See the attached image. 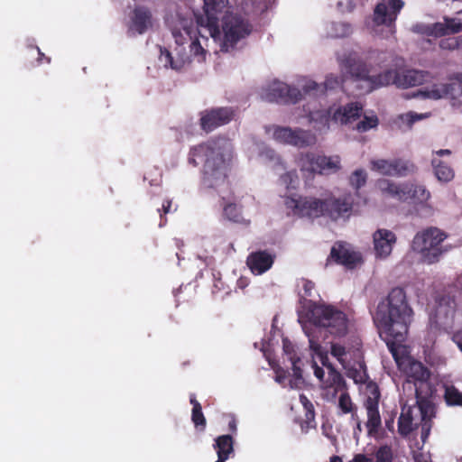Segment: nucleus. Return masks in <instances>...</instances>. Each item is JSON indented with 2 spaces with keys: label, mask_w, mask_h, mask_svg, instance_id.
I'll return each mask as SVG.
<instances>
[{
  "label": "nucleus",
  "mask_w": 462,
  "mask_h": 462,
  "mask_svg": "<svg viewBox=\"0 0 462 462\" xmlns=\"http://www.w3.org/2000/svg\"><path fill=\"white\" fill-rule=\"evenodd\" d=\"M385 425L389 430L393 431V419L392 418L390 420H386Z\"/></svg>",
  "instance_id": "nucleus-61"
},
{
  "label": "nucleus",
  "mask_w": 462,
  "mask_h": 462,
  "mask_svg": "<svg viewBox=\"0 0 462 462\" xmlns=\"http://www.w3.org/2000/svg\"><path fill=\"white\" fill-rule=\"evenodd\" d=\"M404 6L402 0H383L374 10V22L377 25H385L391 35L395 33V21Z\"/></svg>",
  "instance_id": "nucleus-14"
},
{
  "label": "nucleus",
  "mask_w": 462,
  "mask_h": 462,
  "mask_svg": "<svg viewBox=\"0 0 462 462\" xmlns=\"http://www.w3.org/2000/svg\"><path fill=\"white\" fill-rule=\"evenodd\" d=\"M378 185L384 196L400 202L425 205L431 197L430 190L424 185L413 182L395 183L389 180H382Z\"/></svg>",
  "instance_id": "nucleus-8"
},
{
  "label": "nucleus",
  "mask_w": 462,
  "mask_h": 462,
  "mask_svg": "<svg viewBox=\"0 0 462 462\" xmlns=\"http://www.w3.org/2000/svg\"><path fill=\"white\" fill-rule=\"evenodd\" d=\"M160 60L165 67H171L172 69L180 70L186 64L190 63V57L188 54L181 55L178 51V57L174 58L166 48L160 47Z\"/></svg>",
  "instance_id": "nucleus-30"
},
{
  "label": "nucleus",
  "mask_w": 462,
  "mask_h": 462,
  "mask_svg": "<svg viewBox=\"0 0 462 462\" xmlns=\"http://www.w3.org/2000/svg\"><path fill=\"white\" fill-rule=\"evenodd\" d=\"M235 440L229 434L221 435L215 439L213 448L217 452V459L227 460L235 455Z\"/></svg>",
  "instance_id": "nucleus-29"
},
{
  "label": "nucleus",
  "mask_w": 462,
  "mask_h": 462,
  "mask_svg": "<svg viewBox=\"0 0 462 462\" xmlns=\"http://www.w3.org/2000/svg\"><path fill=\"white\" fill-rule=\"evenodd\" d=\"M152 25V11L146 6H135L131 13L128 32L143 34Z\"/></svg>",
  "instance_id": "nucleus-21"
},
{
  "label": "nucleus",
  "mask_w": 462,
  "mask_h": 462,
  "mask_svg": "<svg viewBox=\"0 0 462 462\" xmlns=\"http://www.w3.org/2000/svg\"><path fill=\"white\" fill-rule=\"evenodd\" d=\"M417 32L427 35L433 36L436 38L443 37L448 35V31H446L445 23L438 22L428 25H422Z\"/></svg>",
  "instance_id": "nucleus-34"
},
{
  "label": "nucleus",
  "mask_w": 462,
  "mask_h": 462,
  "mask_svg": "<svg viewBox=\"0 0 462 462\" xmlns=\"http://www.w3.org/2000/svg\"><path fill=\"white\" fill-rule=\"evenodd\" d=\"M227 5L228 0H204L205 18L201 17L199 23L208 27L213 37L219 33L218 14L224 11Z\"/></svg>",
  "instance_id": "nucleus-19"
},
{
  "label": "nucleus",
  "mask_w": 462,
  "mask_h": 462,
  "mask_svg": "<svg viewBox=\"0 0 462 462\" xmlns=\"http://www.w3.org/2000/svg\"><path fill=\"white\" fill-rule=\"evenodd\" d=\"M283 350L285 354L288 356L289 359L291 356H296L293 346L287 340H283Z\"/></svg>",
  "instance_id": "nucleus-55"
},
{
  "label": "nucleus",
  "mask_w": 462,
  "mask_h": 462,
  "mask_svg": "<svg viewBox=\"0 0 462 462\" xmlns=\"http://www.w3.org/2000/svg\"><path fill=\"white\" fill-rule=\"evenodd\" d=\"M457 85L455 83L434 84L424 90H419L418 95L424 98L438 100L440 98L453 97Z\"/></svg>",
  "instance_id": "nucleus-28"
},
{
  "label": "nucleus",
  "mask_w": 462,
  "mask_h": 462,
  "mask_svg": "<svg viewBox=\"0 0 462 462\" xmlns=\"http://www.w3.org/2000/svg\"><path fill=\"white\" fill-rule=\"evenodd\" d=\"M313 369H314V374L315 376L319 380L321 383L322 388L325 390V383L327 381V378L325 379V372L322 367H319L317 363L313 362Z\"/></svg>",
  "instance_id": "nucleus-51"
},
{
  "label": "nucleus",
  "mask_w": 462,
  "mask_h": 462,
  "mask_svg": "<svg viewBox=\"0 0 462 462\" xmlns=\"http://www.w3.org/2000/svg\"><path fill=\"white\" fill-rule=\"evenodd\" d=\"M351 414V418L353 420L355 421H358L359 420V418H358V415H357V408L355 407V410H353V411L349 412Z\"/></svg>",
  "instance_id": "nucleus-62"
},
{
  "label": "nucleus",
  "mask_w": 462,
  "mask_h": 462,
  "mask_svg": "<svg viewBox=\"0 0 462 462\" xmlns=\"http://www.w3.org/2000/svg\"><path fill=\"white\" fill-rule=\"evenodd\" d=\"M300 401L305 410V418L300 422L302 432H308L310 429L316 428L315 410L312 402L304 395H300Z\"/></svg>",
  "instance_id": "nucleus-32"
},
{
  "label": "nucleus",
  "mask_w": 462,
  "mask_h": 462,
  "mask_svg": "<svg viewBox=\"0 0 462 462\" xmlns=\"http://www.w3.org/2000/svg\"><path fill=\"white\" fill-rule=\"evenodd\" d=\"M390 72L389 85L394 84L398 88H407L419 86L426 82L430 77L428 71L418 69H386Z\"/></svg>",
  "instance_id": "nucleus-18"
},
{
  "label": "nucleus",
  "mask_w": 462,
  "mask_h": 462,
  "mask_svg": "<svg viewBox=\"0 0 462 462\" xmlns=\"http://www.w3.org/2000/svg\"><path fill=\"white\" fill-rule=\"evenodd\" d=\"M284 205L293 215L310 219L327 217L333 221L348 217L352 211V203L346 199L328 196L319 199L313 196H287Z\"/></svg>",
  "instance_id": "nucleus-4"
},
{
  "label": "nucleus",
  "mask_w": 462,
  "mask_h": 462,
  "mask_svg": "<svg viewBox=\"0 0 462 462\" xmlns=\"http://www.w3.org/2000/svg\"><path fill=\"white\" fill-rule=\"evenodd\" d=\"M290 361L291 363V369L293 371V376L296 379L301 378L302 377V371H301L300 367L298 365L300 362V358L297 357V356H291L290 357Z\"/></svg>",
  "instance_id": "nucleus-50"
},
{
  "label": "nucleus",
  "mask_w": 462,
  "mask_h": 462,
  "mask_svg": "<svg viewBox=\"0 0 462 462\" xmlns=\"http://www.w3.org/2000/svg\"><path fill=\"white\" fill-rule=\"evenodd\" d=\"M223 40L221 51L227 52L233 50L236 43L248 37L253 26L249 21L239 14H226L222 20Z\"/></svg>",
  "instance_id": "nucleus-9"
},
{
  "label": "nucleus",
  "mask_w": 462,
  "mask_h": 462,
  "mask_svg": "<svg viewBox=\"0 0 462 462\" xmlns=\"http://www.w3.org/2000/svg\"><path fill=\"white\" fill-rule=\"evenodd\" d=\"M428 117L427 114H417L413 112H409L404 116H402V119H405L407 124L411 126L416 121Z\"/></svg>",
  "instance_id": "nucleus-49"
},
{
  "label": "nucleus",
  "mask_w": 462,
  "mask_h": 462,
  "mask_svg": "<svg viewBox=\"0 0 462 462\" xmlns=\"http://www.w3.org/2000/svg\"><path fill=\"white\" fill-rule=\"evenodd\" d=\"M275 257V254L267 250H258L249 254L246 264L254 274L261 275L272 268Z\"/></svg>",
  "instance_id": "nucleus-22"
},
{
  "label": "nucleus",
  "mask_w": 462,
  "mask_h": 462,
  "mask_svg": "<svg viewBox=\"0 0 462 462\" xmlns=\"http://www.w3.org/2000/svg\"><path fill=\"white\" fill-rule=\"evenodd\" d=\"M330 258L337 263L342 264L348 269H353L362 261L359 253L346 248L341 243L336 244L330 251Z\"/></svg>",
  "instance_id": "nucleus-24"
},
{
  "label": "nucleus",
  "mask_w": 462,
  "mask_h": 462,
  "mask_svg": "<svg viewBox=\"0 0 462 462\" xmlns=\"http://www.w3.org/2000/svg\"><path fill=\"white\" fill-rule=\"evenodd\" d=\"M330 462H343L342 458L338 456H332L330 457Z\"/></svg>",
  "instance_id": "nucleus-64"
},
{
  "label": "nucleus",
  "mask_w": 462,
  "mask_h": 462,
  "mask_svg": "<svg viewBox=\"0 0 462 462\" xmlns=\"http://www.w3.org/2000/svg\"><path fill=\"white\" fill-rule=\"evenodd\" d=\"M189 49L191 54L198 59L199 61H204L206 59V51L201 46L199 41L198 39L192 41L189 43Z\"/></svg>",
  "instance_id": "nucleus-45"
},
{
  "label": "nucleus",
  "mask_w": 462,
  "mask_h": 462,
  "mask_svg": "<svg viewBox=\"0 0 462 462\" xmlns=\"http://www.w3.org/2000/svg\"><path fill=\"white\" fill-rule=\"evenodd\" d=\"M430 390L427 389L425 393L423 390H420V387L416 386L415 397L416 403L418 405V409L420 412L421 421H422V431L423 435L427 436L430 430V422L431 419L435 417L436 407L435 404L430 400Z\"/></svg>",
  "instance_id": "nucleus-20"
},
{
  "label": "nucleus",
  "mask_w": 462,
  "mask_h": 462,
  "mask_svg": "<svg viewBox=\"0 0 462 462\" xmlns=\"http://www.w3.org/2000/svg\"><path fill=\"white\" fill-rule=\"evenodd\" d=\"M339 64L346 74L356 82H363L364 93H370L374 89L389 85L390 72H382L376 75L370 74V69L365 61L361 60L356 52H349L338 59Z\"/></svg>",
  "instance_id": "nucleus-5"
},
{
  "label": "nucleus",
  "mask_w": 462,
  "mask_h": 462,
  "mask_svg": "<svg viewBox=\"0 0 462 462\" xmlns=\"http://www.w3.org/2000/svg\"><path fill=\"white\" fill-rule=\"evenodd\" d=\"M375 255L379 258L388 257L397 241L393 232L388 229H377L373 235Z\"/></svg>",
  "instance_id": "nucleus-23"
},
{
  "label": "nucleus",
  "mask_w": 462,
  "mask_h": 462,
  "mask_svg": "<svg viewBox=\"0 0 462 462\" xmlns=\"http://www.w3.org/2000/svg\"><path fill=\"white\" fill-rule=\"evenodd\" d=\"M300 168L308 177L314 174L329 175L340 169V158L309 152L300 156Z\"/></svg>",
  "instance_id": "nucleus-11"
},
{
  "label": "nucleus",
  "mask_w": 462,
  "mask_h": 462,
  "mask_svg": "<svg viewBox=\"0 0 462 462\" xmlns=\"http://www.w3.org/2000/svg\"><path fill=\"white\" fill-rule=\"evenodd\" d=\"M262 98L267 102L296 104L302 98V93L297 88L275 81L263 90Z\"/></svg>",
  "instance_id": "nucleus-15"
},
{
  "label": "nucleus",
  "mask_w": 462,
  "mask_h": 462,
  "mask_svg": "<svg viewBox=\"0 0 462 462\" xmlns=\"http://www.w3.org/2000/svg\"><path fill=\"white\" fill-rule=\"evenodd\" d=\"M370 170L381 175L400 178L415 173L417 168L410 160L394 158L393 160H372L370 162Z\"/></svg>",
  "instance_id": "nucleus-12"
},
{
  "label": "nucleus",
  "mask_w": 462,
  "mask_h": 462,
  "mask_svg": "<svg viewBox=\"0 0 462 462\" xmlns=\"http://www.w3.org/2000/svg\"><path fill=\"white\" fill-rule=\"evenodd\" d=\"M172 36L179 47L182 46L187 40L186 36H184L180 31L177 30L172 31Z\"/></svg>",
  "instance_id": "nucleus-53"
},
{
  "label": "nucleus",
  "mask_w": 462,
  "mask_h": 462,
  "mask_svg": "<svg viewBox=\"0 0 462 462\" xmlns=\"http://www.w3.org/2000/svg\"><path fill=\"white\" fill-rule=\"evenodd\" d=\"M35 51H37V54H38V58H37V62L38 64H42L43 60L47 62V63H50L51 61V59L49 57H46L44 55V53H42L41 51V50L38 48V47H35Z\"/></svg>",
  "instance_id": "nucleus-57"
},
{
  "label": "nucleus",
  "mask_w": 462,
  "mask_h": 462,
  "mask_svg": "<svg viewBox=\"0 0 462 462\" xmlns=\"http://www.w3.org/2000/svg\"><path fill=\"white\" fill-rule=\"evenodd\" d=\"M431 165L436 178L441 182H449L455 177L454 170L445 161L438 157H433Z\"/></svg>",
  "instance_id": "nucleus-31"
},
{
  "label": "nucleus",
  "mask_w": 462,
  "mask_h": 462,
  "mask_svg": "<svg viewBox=\"0 0 462 462\" xmlns=\"http://www.w3.org/2000/svg\"><path fill=\"white\" fill-rule=\"evenodd\" d=\"M228 429L232 433H236L237 430L236 421L235 419H232L228 423Z\"/></svg>",
  "instance_id": "nucleus-59"
},
{
  "label": "nucleus",
  "mask_w": 462,
  "mask_h": 462,
  "mask_svg": "<svg viewBox=\"0 0 462 462\" xmlns=\"http://www.w3.org/2000/svg\"><path fill=\"white\" fill-rule=\"evenodd\" d=\"M344 79L337 75L329 74L326 77L323 84H318L315 81L310 80L303 86V92L305 95L319 96L323 95L327 90H332L342 86Z\"/></svg>",
  "instance_id": "nucleus-25"
},
{
  "label": "nucleus",
  "mask_w": 462,
  "mask_h": 462,
  "mask_svg": "<svg viewBox=\"0 0 462 462\" xmlns=\"http://www.w3.org/2000/svg\"><path fill=\"white\" fill-rule=\"evenodd\" d=\"M393 452L388 445L380 446L374 452V462H393Z\"/></svg>",
  "instance_id": "nucleus-38"
},
{
  "label": "nucleus",
  "mask_w": 462,
  "mask_h": 462,
  "mask_svg": "<svg viewBox=\"0 0 462 462\" xmlns=\"http://www.w3.org/2000/svg\"><path fill=\"white\" fill-rule=\"evenodd\" d=\"M413 430L411 410L402 412L398 420V431L402 436H408Z\"/></svg>",
  "instance_id": "nucleus-35"
},
{
  "label": "nucleus",
  "mask_w": 462,
  "mask_h": 462,
  "mask_svg": "<svg viewBox=\"0 0 462 462\" xmlns=\"http://www.w3.org/2000/svg\"><path fill=\"white\" fill-rule=\"evenodd\" d=\"M447 237V234L438 227H429L414 236L412 249L420 254L424 263H438L441 255L448 251L442 245Z\"/></svg>",
  "instance_id": "nucleus-7"
},
{
  "label": "nucleus",
  "mask_w": 462,
  "mask_h": 462,
  "mask_svg": "<svg viewBox=\"0 0 462 462\" xmlns=\"http://www.w3.org/2000/svg\"><path fill=\"white\" fill-rule=\"evenodd\" d=\"M452 153L451 150L449 149H440L439 151L434 152V154L438 156L439 158L444 156V155H450Z\"/></svg>",
  "instance_id": "nucleus-58"
},
{
  "label": "nucleus",
  "mask_w": 462,
  "mask_h": 462,
  "mask_svg": "<svg viewBox=\"0 0 462 462\" xmlns=\"http://www.w3.org/2000/svg\"><path fill=\"white\" fill-rule=\"evenodd\" d=\"M379 394L375 397H368L365 401V406L367 413V421L365 426L367 428L368 435L375 436L381 427V416L378 408Z\"/></svg>",
  "instance_id": "nucleus-26"
},
{
  "label": "nucleus",
  "mask_w": 462,
  "mask_h": 462,
  "mask_svg": "<svg viewBox=\"0 0 462 462\" xmlns=\"http://www.w3.org/2000/svg\"><path fill=\"white\" fill-rule=\"evenodd\" d=\"M200 116L199 124L201 129L209 133L231 122L235 116V110L227 106L216 107L202 111Z\"/></svg>",
  "instance_id": "nucleus-17"
},
{
  "label": "nucleus",
  "mask_w": 462,
  "mask_h": 462,
  "mask_svg": "<svg viewBox=\"0 0 462 462\" xmlns=\"http://www.w3.org/2000/svg\"><path fill=\"white\" fill-rule=\"evenodd\" d=\"M280 180L286 189H295L298 182V175L295 171H291L282 174Z\"/></svg>",
  "instance_id": "nucleus-44"
},
{
  "label": "nucleus",
  "mask_w": 462,
  "mask_h": 462,
  "mask_svg": "<svg viewBox=\"0 0 462 462\" xmlns=\"http://www.w3.org/2000/svg\"><path fill=\"white\" fill-rule=\"evenodd\" d=\"M443 389V400L446 405L462 408V392L453 384H444Z\"/></svg>",
  "instance_id": "nucleus-33"
},
{
  "label": "nucleus",
  "mask_w": 462,
  "mask_h": 462,
  "mask_svg": "<svg viewBox=\"0 0 462 462\" xmlns=\"http://www.w3.org/2000/svg\"><path fill=\"white\" fill-rule=\"evenodd\" d=\"M189 402L192 405V409H195L196 406H201V404L197 401L195 394L190 395Z\"/></svg>",
  "instance_id": "nucleus-60"
},
{
  "label": "nucleus",
  "mask_w": 462,
  "mask_h": 462,
  "mask_svg": "<svg viewBox=\"0 0 462 462\" xmlns=\"http://www.w3.org/2000/svg\"><path fill=\"white\" fill-rule=\"evenodd\" d=\"M413 316L404 289L393 288L384 300L378 304L376 321L380 337L387 343L406 339Z\"/></svg>",
  "instance_id": "nucleus-1"
},
{
  "label": "nucleus",
  "mask_w": 462,
  "mask_h": 462,
  "mask_svg": "<svg viewBox=\"0 0 462 462\" xmlns=\"http://www.w3.org/2000/svg\"><path fill=\"white\" fill-rule=\"evenodd\" d=\"M456 307L457 304L454 297L448 294L439 296L436 300L434 311L430 314L431 324L439 329H447L452 327Z\"/></svg>",
  "instance_id": "nucleus-13"
},
{
  "label": "nucleus",
  "mask_w": 462,
  "mask_h": 462,
  "mask_svg": "<svg viewBox=\"0 0 462 462\" xmlns=\"http://www.w3.org/2000/svg\"><path fill=\"white\" fill-rule=\"evenodd\" d=\"M330 353L345 369H347V355L349 354V350L346 349L345 346L338 343H331Z\"/></svg>",
  "instance_id": "nucleus-36"
},
{
  "label": "nucleus",
  "mask_w": 462,
  "mask_h": 462,
  "mask_svg": "<svg viewBox=\"0 0 462 462\" xmlns=\"http://www.w3.org/2000/svg\"><path fill=\"white\" fill-rule=\"evenodd\" d=\"M448 35L455 34L462 31V23L456 18L445 16L443 18Z\"/></svg>",
  "instance_id": "nucleus-43"
},
{
  "label": "nucleus",
  "mask_w": 462,
  "mask_h": 462,
  "mask_svg": "<svg viewBox=\"0 0 462 462\" xmlns=\"http://www.w3.org/2000/svg\"><path fill=\"white\" fill-rule=\"evenodd\" d=\"M202 163V184L212 189L225 182L231 160V144L225 138H214L190 148L189 163L198 166Z\"/></svg>",
  "instance_id": "nucleus-2"
},
{
  "label": "nucleus",
  "mask_w": 462,
  "mask_h": 462,
  "mask_svg": "<svg viewBox=\"0 0 462 462\" xmlns=\"http://www.w3.org/2000/svg\"><path fill=\"white\" fill-rule=\"evenodd\" d=\"M349 462H373V459L365 454H356Z\"/></svg>",
  "instance_id": "nucleus-54"
},
{
  "label": "nucleus",
  "mask_w": 462,
  "mask_h": 462,
  "mask_svg": "<svg viewBox=\"0 0 462 462\" xmlns=\"http://www.w3.org/2000/svg\"><path fill=\"white\" fill-rule=\"evenodd\" d=\"M347 376L352 378L355 383H364L365 378V372H362L361 370L353 369L349 367V364L347 365Z\"/></svg>",
  "instance_id": "nucleus-47"
},
{
  "label": "nucleus",
  "mask_w": 462,
  "mask_h": 462,
  "mask_svg": "<svg viewBox=\"0 0 462 462\" xmlns=\"http://www.w3.org/2000/svg\"><path fill=\"white\" fill-rule=\"evenodd\" d=\"M171 205H172V201L171 199H166L163 201L162 208L158 209V212H159L160 217H161V223H160L161 226L165 225L167 219L163 218V216H165L166 214L171 212Z\"/></svg>",
  "instance_id": "nucleus-48"
},
{
  "label": "nucleus",
  "mask_w": 462,
  "mask_h": 462,
  "mask_svg": "<svg viewBox=\"0 0 462 462\" xmlns=\"http://www.w3.org/2000/svg\"><path fill=\"white\" fill-rule=\"evenodd\" d=\"M378 118L376 116H365L363 120L357 123L356 130L358 132L364 133L372 128H375L378 125Z\"/></svg>",
  "instance_id": "nucleus-42"
},
{
  "label": "nucleus",
  "mask_w": 462,
  "mask_h": 462,
  "mask_svg": "<svg viewBox=\"0 0 462 462\" xmlns=\"http://www.w3.org/2000/svg\"><path fill=\"white\" fill-rule=\"evenodd\" d=\"M308 316L310 328L306 325L303 329L309 338L310 350L319 356L322 362V358L328 356V353L322 349L320 337L325 339L328 334L338 338L345 337L348 329V319L343 311L324 304H313Z\"/></svg>",
  "instance_id": "nucleus-3"
},
{
  "label": "nucleus",
  "mask_w": 462,
  "mask_h": 462,
  "mask_svg": "<svg viewBox=\"0 0 462 462\" xmlns=\"http://www.w3.org/2000/svg\"><path fill=\"white\" fill-rule=\"evenodd\" d=\"M462 44V36L448 37L440 40L439 46L441 50L455 51L457 50Z\"/></svg>",
  "instance_id": "nucleus-41"
},
{
  "label": "nucleus",
  "mask_w": 462,
  "mask_h": 462,
  "mask_svg": "<svg viewBox=\"0 0 462 462\" xmlns=\"http://www.w3.org/2000/svg\"><path fill=\"white\" fill-rule=\"evenodd\" d=\"M402 342L388 341L386 345L397 365L400 368L403 367L407 375L403 383V387H411V384H413L414 392H416V386L420 387V390H422L423 387H427L428 390H430L428 383V380L430 376V370L421 362L411 359L403 353L401 354V350H402Z\"/></svg>",
  "instance_id": "nucleus-6"
},
{
  "label": "nucleus",
  "mask_w": 462,
  "mask_h": 462,
  "mask_svg": "<svg viewBox=\"0 0 462 462\" xmlns=\"http://www.w3.org/2000/svg\"><path fill=\"white\" fill-rule=\"evenodd\" d=\"M387 53L386 52H378L377 58L382 60V62H385L387 60Z\"/></svg>",
  "instance_id": "nucleus-63"
},
{
  "label": "nucleus",
  "mask_w": 462,
  "mask_h": 462,
  "mask_svg": "<svg viewBox=\"0 0 462 462\" xmlns=\"http://www.w3.org/2000/svg\"><path fill=\"white\" fill-rule=\"evenodd\" d=\"M367 180V174L366 172L362 170L358 169L356 170L349 178L350 185L355 188L356 189H360L361 187L365 186Z\"/></svg>",
  "instance_id": "nucleus-40"
},
{
  "label": "nucleus",
  "mask_w": 462,
  "mask_h": 462,
  "mask_svg": "<svg viewBox=\"0 0 462 462\" xmlns=\"http://www.w3.org/2000/svg\"><path fill=\"white\" fill-rule=\"evenodd\" d=\"M224 217L233 222L239 223L243 220L241 208L235 203H229L223 208Z\"/></svg>",
  "instance_id": "nucleus-37"
},
{
  "label": "nucleus",
  "mask_w": 462,
  "mask_h": 462,
  "mask_svg": "<svg viewBox=\"0 0 462 462\" xmlns=\"http://www.w3.org/2000/svg\"><path fill=\"white\" fill-rule=\"evenodd\" d=\"M304 295L306 297H311L312 296V291L315 288V283L310 280H304L303 285H302Z\"/></svg>",
  "instance_id": "nucleus-52"
},
{
  "label": "nucleus",
  "mask_w": 462,
  "mask_h": 462,
  "mask_svg": "<svg viewBox=\"0 0 462 462\" xmlns=\"http://www.w3.org/2000/svg\"><path fill=\"white\" fill-rule=\"evenodd\" d=\"M191 420L194 423L196 429L199 431H204L207 426L206 418L202 412L201 406H196L195 409L191 411Z\"/></svg>",
  "instance_id": "nucleus-39"
},
{
  "label": "nucleus",
  "mask_w": 462,
  "mask_h": 462,
  "mask_svg": "<svg viewBox=\"0 0 462 462\" xmlns=\"http://www.w3.org/2000/svg\"><path fill=\"white\" fill-rule=\"evenodd\" d=\"M273 138L280 143L297 147H307L316 143L315 135L310 131L302 129L292 130L290 127L277 126L273 132Z\"/></svg>",
  "instance_id": "nucleus-16"
},
{
  "label": "nucleus",
  "mask_w": 462,
  "mask_h": 462,
  "mask_svg": "<svg viewBox=\"0 0 462 462\" xmlns=\"http://www.w3.org/2000/svg\"><path fill=\"white\" fill-rule=\"evenodd\" d=\"M362 111L363 106L359 103H349L337 108L333 112L331 119L336 123L346 125L359 118Z\"/></svg>",
  "instance_id": "nucleus-27"
},
{
  "label": "nucleus",
  "mask_w": 462,
  "mask_h": 462,
  "mask_svg": "<svg viewBox=\"0 0 462 462\" xmlns=\"http://www.w3.org/2000/svg\"><path fill=\"white\" fill-rule=\"evenodd\" d=\"M322 365L328 369V377L325 383L326 395H330L335 398L337 393H340L338 398V408L343 414H348L356 407L346 391V383L342 374L335 369V367L328 362V356H325L322 358Z\"/></svg>",
  "instance_id": "nucleus-10"
},
{
  "label": "nucleus",
  "mask_w": 462,
  "mask_h": 462,
  "mask_svg": "<svg viewBox=\"0 0 462 462\" xmlns=\"http://www.w3.org/2000/svg\"><path fill=\"white\" fill-rule=\"evenodd\" d=\"M337 37H346L352 32L351 25L346 23H334Z\"/></svg>",
  "instance_id": "nucleus-46"
},
{
  "label": "nucleus",
  "mask_w": 462,
  "mask_h": 462,
  "mask_svg": "<svg viewBox=\"0 0 462 462\" xmlns=\"http://www.w3.org/2000/svg\"><path fill=\"white\" fill-rule=\"evenodd\" d=\"M452 340L462 352V331L460 330L454 333L452 336Z\"/></svg>",
  "instance_id": "nucleus-56"
}]
</instances>
